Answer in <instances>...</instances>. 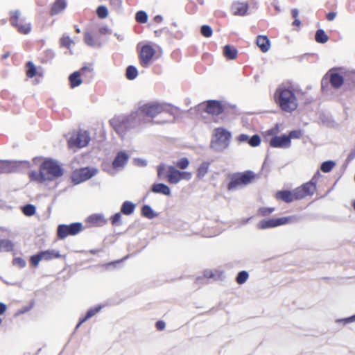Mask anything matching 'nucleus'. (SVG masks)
<instances>
[{"mask_svg": "<svg viewBox=\"0 0 355 355\" xmlns=\"http://www.w3.org/2000/svg\"><path fill=\"white\" fill-rule=\"evenodd\" d=\"M274 98L278 106L286 112H292L297 107V99L292 87L280 85L275 92Z\"/></svg>", "mask_w": 355, "mask_h": 355, "instance_id": "nucleus-1", "label": "nucleus"}, {"mask_svg": "<svg viewBox=\"0 0 355 355\" xmlns=\"http://www.w3.org/2000/svg\"><path fill=\"white\" fill-rule=\"evenodd\" d=\"M255 178L256 174L251 170L229 173L227 175L229 182L227 184V189L229 191H232L243 189L252 183Z\"/></svg>", "mask_w": 355, "mask_h": 355, "instance_id": "nucleus-2", "label": "nucleus"}, {"mask_svg": "<svg viewBox=\"0 0 355 355\" xmlns=\"http://www.w3.org/2000/svg\"><path fill=\"white\" fill-rule=\"evenodd\" d=\"M110 123L117 134L122 135L139 125L141 119H138V113L133 112L128 116L114 117L110 121Z\"/></svg>", "mask_w": 355, "mask_h": 355, "instance_id": "nucleus-3", "label": "nucleus"}, {"mask_svg": "<svg viewBox=\"0 0 355 355\" xmlns=\"http://www.w3.org/2000/svg\"><path fill=\"white\" fill-rule=\"evenodd\" d=\"M232 132L223 127L214 129L209 148L216 153H222L230 146Z\"/></svg>", "mask_w": 355, "mask_h": 355, "instance_id": "nucleus-4", "label": "nucleus"}, {"mask_svg": "<svg viewBox=\"0 0 355 355\" xmlns=\"http://www.w3.org/2000/svg\"><path fill=\"white\" fill-rule=\"evenodd\" d=\"M40 166L46 181H54L64 174V168L56 159L51 157L44 158Z\"/></svg>", "mask_w": 355, "mask_h": 355, "instance_id": "nucleus-5", "label": "nucleus"}, {"mask_svg": "<svg viewBox=\"0 0 355 355\" xmlns=\"http://www.w3.org/2000/svg\"><path fill=\"white\" fill-rule=\"evenodd\" d=\"M168 106H169V105L159 103H148L140 106L135 113H138V119H140L141 120V117L144 116L153 119L161 112L166 111V107ZM173 110H180V109L178 107L172 106L169 110H167L168 112L175 117Z\"/></svg>", "mask_w": 355, "mask_h": 355, "instance_id": "nucleus-6", "label": "nucleus"}, {"mask_svg": "<svg viewBox=\"0 0 355 355\" xmlns=\"http://www.w3.org/2000/svg\"><path fill=\"white\" fill-rule=\"evenodd\" d=\"M31 167L28 160L0 159V174L26 173Z\"/></svg>", "mask_w": 355, "mask_h": 355, "instance_id": "nucleus-7", "label": "nucleus"}, {"mask_svg": "<svg viewBox=\"0 0 355 355\" xmlns=\"http://www.w3.org/2000/svg\"><path fill=\"white\" fill-rule=\"evenodd\" d=\"M264 140L269 144L271 148L286 149L291 147V141H289L287 134L276 135L275 128L266 131Z\"/></svg>", "mask_w": 355, "mask_h": 355, "instance_id": "nucleus-8", "label": "nucleus"}, {"mask_svg": "<svg viewBox=\"0 0 355 355\" xmlns=\"http://www.w3.org/2000/svg\"><path fill=\"white\" fill-rule=\"evenodd\" d=\"M344 77L335 68L331 69L321 80V89L328 91L329 85L334 89H340L344 84Z\"/></svg>", "mask_w": 355, "mask_h": 355, "instance_id": "nucleus-9", "label": "nucleus"}, {"mask_svg": "<svg viewBox=\"0 0 355 355\" xmlns=\"http://www.w3.org/2000/svg\"><path fill=\"white\" fill-rule=\"evenodd\" d=\"M84 230L81 222H73L70 224H59L56 230V236L59 240H64L68 236L78 235Z\"/></svg>", "mask_w": 355, "mask_h": 355, "instance_id": "nucleus-10", "label": "nucleus"}, {"mask_svg": "<svg viewBox=\"0 0 355 355\" xmlns=\"http://www.w3.org/2000/svg\"><path fill=\"white\" fill-rule=\"evenodd\" d=\"M197 112H204L209 114L218 116L225 111V106L220 101L208 100L195 106Z\"/></svg>", "mask_w": 355, "mask_h": 355, "instance_id": "nucleus-11", "label": "nucleus"}, {"mask_svg": "<svg viewBox=\"0 0 355 355\" xmlns=\"http://www.w3.org/2000/svg\"><path fill=\"white\" fill-rule=\"evenodd\" d=\"M98 171V169L95 167H81L72 172L71 181L75 185L79 184L95 176Z\"/></svg>", "mask_w": 355, "mask_h": 355, "instance_id": "nucleus-12", "label": "nucleus"}, {"mask_svg": "<svg viewBox=\"0 0 355 355\" xmlns=\"http://www.w3.org/2000/svg\"><path fill=\"white\" fill-rule=\"evenodd\" d=\"M90 141V135L88 131L80 130L74 137H71L68 140V145L70 148L79 147L83 148L87 146Z\"/></svg>", "mask_w": 355, "mask_h": 355, "instance_id": "nucleus-13", "label": "nucleus"}, {"mask_svg": "<svg viewBox=\"0 0 355 355\" xmlns=\"http://www.w3.org/2000/svg\"><path fill=\"white\" fill-rule=\"evenodd\" d=\"M155 53V49L150 44H144L139 55L140 64L144 68H148L150 65Z\"/></svg>", "mask_w": 355, "mask_h": 355, "instance_id": "nucleus-14", "label": "nucleus"}, {"mask_svg": "<svg viewBox=\"0 0 355 355\" xmlns=\"http://www.w3.org/2000/svg\"><path fill=\"white\" fill-rule=\"evenodd\" d=\"M130 155L125 150H119L112 162V167L114 171H119L124 168L128 162Z\"/></svg>", "mask_w": 355, "mask_h": 355, "instance_id": "nucleus-15", "label": "nucleus"}, {"mask_svg": "<svg viewBox=\"0 0 355 355\" xmlns=\"http://www.w3.org/2000/svg\"><path fill=\"white\" fill-rule=\"evenodd\" d=\"M20 16V12L18 10L15 11L10 12V24L12 26L17 28L19 33L22 34H28L30 33L31 30V26L30 24L23 25H19L18 23V20Z\"/></svg>", "mask_w": 355, "mask_h": 355, "instance_id": "nucleus-16", "label": "nucleus"}, {"mask_svg": "<svg viewBox=\"0 0 355 355\" xmlns=\"http://www.w3.org/2000/svg\"><path fill=\"white\" fill-rule=\"evenodd\" d=\"M294 197L296 200H302L308 196H312L315 191L307 183H304L301 186L293 189Z\"/></svg>", "mask_w": 355, "mask_h": 355, "instance_id": "nucleus-17", "label": "nucleus"}, {"mask_svg": "<svg viewBox=\"0 0 355 355\" xmlns=\"http://www.w3.org/2000/svg\"><path fill=\"white\" fill-rule=\"evenodd\" d=\"M249 4L248 2L234 1L231 6V11L234 15L245 16L248 14Z\"/></svg>", "mask_w": 355, "mask_h": 355, "instance_id": "nucleus-18", "label": "nucleus"}, {"mask_svg": "<svg viewBox=\"0 0 355 355\" xmlns=\"http://www.w3.org/2000/svg\"><path fill=\"white\" fill-rule=\"evenodd\" d=\"M150 192L162 194L166 196H170L171 195V190L170 187L163 182L153 183L150 187Z\"/></svg>", "mask_w": 355, "mask_h": 355, "instance_id": "nucleus-19", "label": "nucleus"}, {"mask_svg": "<svg viewBox=\"0 0 355 355\" xmlns=\"http://www.w3.org/2000/svg\"><path fill=\"white\" fill-rule=\"evenodd\" d=\"M67 7V0H55L49 10L51 17L62 12Z\"/></svg>", "mask_w": 355, "mask_h": 355, "instance_id": "nucleus-20", "label": "nucleus"}, {"mask_svg": "<svg viewBox=\"0 0 355 355\" xmlns=\"http://www.w3.org/2000/svg\"><path fill=\"white\" fill-rule=\"evenodd\" d=\"M256 44L263 53L268 52L271 46L270 40L267 35H259L257 37Z\"/></svg>", "mask_w": 355, "mask_h": 355, "instance_id": "nucleus-21", "label": "nucleus"}, {"mask_svg": "<svg viewBox=\"0 0 355 355\" xmlns=\"http://www.w3.org/2000/svg\"><path fill=\"white\" fill-rule=\"evenodd\" d=\"M180 170L177 169L175 166L170 165L168 166L166 171L167 181L171 184H178L180 181Z\"/></svg>", "mask_w": 355, "mask_h": 355, "instance_id": "nucleus-22", "label": "nucleus"}, {"mask_svg": "<svg viewBox=\"0 0 355 355\" xmlns=\"http://www.w3.org/2000/svg\"><path fill=\"white\" fill-rule=\"evenodd\" d=\"M86 222L96 227H102L106 224L107 220L103 214H93L87 218Z\"/></svg>", "mask_w": 355, "mask_h": 355, "instance_id": "nucleus-23", "label": "nucleus"}, {"mask_svg": "<svg viewBox=\"0 0 355 355\" xmlns=\"http://www.w3.org/2000/svg\"><path fill=\"white\" fill-rule=\"evenodd\" d=\"M276 198L286 203H291L295 200L293 190L282 189L278 191L276 193Z\"/></svg>", "mask_w": 355, "mask_h": 355, "instance_id": "nucleus-24", "label": "nucleus"}, {"mask_svg": "<svg viewBox=\"0 0 355 355\" xmlns=\"http://www.w3.org/2000/svg\"><path fill=\"white\" fill-rule=\"evenodd\" d=\"M84 42L88 46L94 49H101L103 46V43L100 41L99 38H94L89 32L85 33Z\"/></svg>", "mask_w": 355, "mask_h": 355, "instance_id": "nucleus-25", "label": "nucleus"}, {"mask_svg": "<svg viewBox=\"0 0 355 355\" xmlns=\"http://www.w3.org/2000/svg\"><path fill=\"white\" fill-rule=\"evenodd\" d=\"M40 252L42 257V259L45 261H50L53 259H60L63 257V256L60 253L58 250L54 249L40 250ZM64 257H65V255L64 256Z\"/></svg>", "mask_w": 355, "mask_h": 355, "instance_id": "nucleus-26", "label": "nucleus"}, {"mask_svg": "<svg viewBox=\"0 0 355 355\" xmlns=\"http://www.w3.org/2000/svg\"><path fill=\"white\" fill-rule=\"evenodd\" d=\"M69 86L71 89L80 86L83 83L81 73L80 71H75L71 73L68 77Z\"/></svg>", "mask_w": 355, "mask_h": 355, "instance_id": "nucleus-27", "label": "nucleus"}, {"mask_svg": "<svg viewBox=\"0 0 355 355\" xmlns=\"http://www.w3.org/2000/svg\"><path fill=\"white\" fill-rule=\"evenodd\" d=\"M28 175L31 182H36L38 183H44L46 182V178L43 174L42 169H40V166H39V172L33 170L29 171L28 172Z\"/></svg>", "mask_w": 355, "mask_h": 355, "instance_id": "nucleus-28", "label": "nucleus"}, {"mask_svg": "<svg viewBox=\"0 0 355 355\" xmlns=\"http://www.w3.org/2000/svg\"><path fill=\"white\" fill-rule=\"evenodd\" d=\"M238 54L237 49L231 44H226L223 47V55L227 60H234L236 58Z\"/></svg>", "mask_w": 355, "mask_h": 355, "instance_id": "nucleus-29", "label": "nucleus"}, {"mask_svg": "<svg viewBox=\"0 0 355 355\" xmlns=\"http://www.w3.org/2000/svg\"><path fill=\"white\" fill-rule=\"evenodd\" d=\"M141 215L144 218L151 220L157 217L159 214L155 212L150 205H143L141 207Z\"/></svg>", "mask_w": 355, "mask_h": 355, "instance_id": "nucleus-30", "label": "nucleus"}, {"mask_svg": "<svg viewBox=\"0 0 355 355\" xmlns=\"http://www.w3.org/2000/svg\"><path fill=\"white\" fill-rule=\"evenodd\" d=\"M135 208L136 204L131 201L125 200L121 206L120 212L124 215L130 216L134 213Z\"/></svg>", "mask_w": 355, "mask_h": 355, "instance_id": "nucleus-31", "label": "nucleus"}, {"mask_svg": "<svg viewBox=\"0 0 355 355\" xmlns=\"http://www.w3.org/2000/svg\"><path fill=\"white\" fill-rule=\"evenodd\" d=\"M275 227L274 217L263 218L257 224V228L259 230H267Z\"/></svg>", "mask_w": 355, "mask_h": 355, "instance_id": "nucleus-32", "label": "nucleus"}, {"mask_svg": "<svg viewBox=\"0 0 355 355\" xmlns=\"http://www.w3.org/2000/svg\"><path fill=\"white\" fill-rule=\"evenodd\" d=\"M26 75L29 78H32L36 76H42L32 61H28L26 63Z\"/></svg>", "mask_w": 355, "mask_h": 355, "instance_id": "nucleus-33", "label": "nucleus"}, {"mask_svg": "<svg viewBox=\"0 0 355 355\" xmlns=\"http://www.w3.org/2000/svg\"><path fill=\"white\" fill-rule=\"evenodd\" d=\"M210 166V162L207 161L202 162L197 168L196 178L202 180L208 173Z\"/></svg>", "mask_w": 355, "mask_h": 355, "instance_id": "nucleus-34", "label": "nucleus"}, {"mask_svg": "<svg viewBox=\"0 0 355 355\" xmlns=\"http://www.w3.org/2000/svg\"><path fill=\"white\" fill-rule=\"evenodd\" d=\"M14 249L13 242L8 239H0V252H12Z\"/></svg>", "mask_w": 355, "mask_h": 355, "instance_id": "nucleus-35", "label": "nucleus"}, {"mask_svg": "<svg viewBox=\"0 0 355 355\" xmlns=\"http://www.w3.org/2000/svg\"><path fill=\"white\" fill-rule=\"evenodd\" d=\"M315 40L319 44H325L329 40V36L322 28H319L315 33Z\"/></svg>", "mask_w": 355, "mask_h": 355, "instance_id": "nucleus-36", "label": "nucleus"}, {"mask_svg": "<svg viewBox=\"0 0 355 355\" xmlns=\"http://www.w3.org/2000/svg\"><path fill=\"white\" fill-rule=\"evenodd\" d=\"M138 76V70L134 65H128L125 69V78L129 80H135Z\"/></svg>", "mask_w": 355, "mask_h": 355, "instance_id": "nucleus-37", "label": "nucleus"}, {"mask_svg": "<svg viewBox=\"0 0 355 355\" xmlns=\"http://www.w3.org/2000/svg\"><path fill=\"white\" fill-rule=\"evenodd\" d=\"M21 211L26 216H33L36 213V207L28 203L21 207Z\"/></svg>", "mask_w": 355, "mask_h": 355, "instance_id": "nucleus-38", "label": "nucleus"}, {"mask_svg": "<svg viewBox=\"0 0 355 355\" xmlns=\"http://www.w3.org/2000/svg\"><path fill=\"white\" fill-rule=\"evenodd\" d=\"M336 163L334 160H327L322 162L320 165V170L325 173H329L334 168Z\"/></svg>", "mask_w": 355, "mask_h": 355, "instance_id": "nucleus-39", "label": "nucleus"}, {"mask_svg": "<svg viewBox=\"0 0 355 355\" xmlns=\"http://www.w3.org/2000/svg\"><path fill=\"white\" fill-rule=\"evenodd\" d=\"M248 277H249L248 272L246 270H241L237 273L235 280L238 284L242 285L247 282Z\"/></svg>", "mask_w": 355, "mask_h": 355, "instance_id": "nucleus-40", "label": "nucleus"}, {"mask_svg": "<svg viewBox=\"0 0 355 355\" xmlns=\"http://www.w3.org/2000/svg\"><path fill=\"white\" fill-rule=\"evenodd\" d=\"M43 260L40 252L38 251L36 254L31 255L29 257V263L31 267H38L40 262Z\"/></svg>", "mask_w": 355, "mask_h": 355, "instance_id": "nucleus-41", "label": "nucleus"}, {"mask_svg": "<svg viewBox=\"0 0 355 355\" xmlns=\"http://www.w3.org/2000/svg\"><path fill=\"white\" fill-rule=\"evenodd\" d=\"M148 16L146 11L139 10L135 14V20L139 24H145L148 21Z\"/></svg>", "mask_w": 355, "mask_h": 355, "instance_id": "nucleus-42", "label": "nucleus"}, {"mask_svg": "<svg viewBox=\"0 0 355 355\" xmlns=\"http://www.w3.org/2000/svg\"><path fill=\"white\" fill-rule=\"evenodd\" d=\"M304 216L301 214H295L286 216L288 224H297L303 221Z\"/></svg>", "mask_w": 355, "mask_h": 355, "instance_id": "nucleus-43", "label": "nucleus"}, {"mask_svg": "<svg viewBox=\"0 0 355 355\" xmlns=\"http://www.w3.org/2000/svg\"><path fill=\"white\" fill-rule=\"evenodd\" d=\"M200 34L205 37H210L213 35L212 28L209 25L204 24L200 26Z\"/></svg>", "mask_w": 355, "mask_h": 355, "instance_id": "nucleus-44", "label": "nucleus"}, {"mask_svg": "<svg viewBox=\"0 0 355 355\" xmlns=\"http://www.w3.org/2000/svg\"><path fill=\"white\" fill-rule=\"evenodd\" d=\"M109 14L108 9L105 6L101 5L96 8V15L100 19H105Z\"/></svg>", "mask_w": 355, "mask_h": 355, "instance_id": "nucleus-45", "label": "nucleus"}, {"mask_svg": "<svg viewBox=\"0 0 355 355\" xmlns=\"http://www.w3.org/2000/svg\"><path fill=\"white\" fill-rule=\"evenodd\" d=\"M261 138L258 134L250 137L248 144L252 147H257L261 144Z\"/></svg>", "mask_w": 355, "mask_h": 355, "instance_id": "nucleus-46", "label": "nucleus"}, {"mask_svg": "<svg viewBox=\"0 0 355 355\" xmlns=\"http://www.w3.org/2000/svg\"><path fill=\"white\" fill-rule=\"evenodd\" d=\"M110 223L113 226H120L122 225V220H121V212H116L114 214H113L110 218Z\"/></svg>", "mask_w": 355, "mask_h": 355, "instance_id": "nucleus-47", "label": "nucleus"}, {"mask_svg": "<svg viewBox=\"0 0 355 355\" xmlns=\"http://www.w3.org/2000/svg\"><path fill=\"white\" fill-rule=\"evenodd\" d=\"M189 159L187 157H184L179 159L176 162L175 165L178 168L184 170L189 166Z\"/></svg>", "mask_w": 355, "mask_h": 355, "instance_id": "nucleus-48", "label": "nucleus"}, {"mask_svg": "<svg viewBox=\"0 0 355 355\" xmlns=\"http://www.w3.org/2000/svg\"><path fill=\"white\" fill-rule=\"evenodd\" d=\"M12 264L20 269H22L26 266V261L22 257H15L12 261Z\"/></svg>", "mask_w": 355, "mask_h": 355, "instance_id": "nucleus-49", "label": "nucleus"}, {"mask_svg": "<svg viewBox=\"0 0 355 355\" xmlns=\"http://www.w3.org/2000/svg\"><path fill=\"white\" fill-rule=\"evenodd\" d=\"M71 44H74V42L69 36L63 35L60 40V44L62 47L69 49Z\"/></svg>", "mask_w": 355, "mask_h": 355, "instance_id": "nucleus-50", "label": "nucleus"}, {"mask_svg": "<svg viewBox=\"0 0 355 355\" xmlns=\"http://www.w3.org/2000/svg\"><path fill=\"white\" fill-rule=\"evenodd\" d=\"M44 56L42 58L43 63L51 62L55 57V52L51 49H47L44 52Z\"/></svg>", "mask_w": 355, "mask_h": 355, "instance_id": "nucleus-51", "label": "nucleus"}, {"mask_svg": "<svg viewBox=\"0 0 355 355\" xmlns=\"http://www.w3.org/2000/svg\"><path fill=\"white\" fill-rule=\"evenodd\" d=\"M302 135L303 131L301 129H296L291 130L288 134H287V137L289 141H291L292 139H300Z\"/></svg>", "mask_w": 355, "mask_h": 355, "instance_id": "nucleus-52", "label": "nucleus"}, {"mask_svg": "<svg viewBox=\"0 0 355 355\" xmlns=\"http://www.w3.org/2000/svg\"><path fill=\"white\" fill-rule=\"evenodd\" d=\"M320 173L319 171H317L316 173L313 175V176L312 177V178L307 182V183L315 190L316 191L317 189V182H318V180L319 179V178L320 177Z\"/></svg>", "mask_w": 355, "mask_h": 355, "instance_id": "nucleus-53", "label": "nucleus"}, {"mask_svg": "<svg viewBox=\"0 0 355 355\" xmlns=\"http://www.w3.org/2000/svg\"><path fill=\"white\" fill-rule=\"evenodd\" d=\"M34 304H35L34 300H31L28 305L23 306L21 309H19L17 311L16 315L24 314V313L28 312L31 309H32V308L34 306Z\"/></svg>", "mask_w": 355, "mask_h": 355, "instance_id": "nucleus-54", "label": "nucleus"}, {"mask_svg": "<svg viewBox=\"0 0 355 355\" xmlns=\"http://www.w3.org/2000/svg\"><path fill=\"white\" fill-rule=\"evenodd\" d=\"M203 275L207 281L209 279H213L214 280H217L220 277V275H217L215 272H214L212 270H205L203 272Z\"/></svg>", "mask_w": 355, "mask_h": 355, "instance_id": "nucleus-55", "label": "nucleus"}, {"mask_svg": "<svg viewBox=\"0 0 355 355\" xmlns=\"http://www.w3.org/2000/svg\"><path fill=\"white\" fill-rule=\"evenodd\" d=\"M103 306L101 304H97L94 306L90 307L87 311V313L89 315L91 318L95 315L97 313H98L102 309Z\"/></svg>", "mask_w": 355, "mask_h": 355, "instance_id": "nucleus-56", "label": "nucleus"}, {"mask_svg": "<svg viewBox=\"0 0 355 355\" xmlns=\"http://www.w3.org/2000/svg\"><path fill=\"white\" fill-rule=\"evenodd\" d=\"M275 211L274 207H261L259 209L258 212L263 216H267L271 214Z\"/></svg>", "mask_w": 355, "mask_h": 355, "instance_id": "nucleus-57", "label": "nucleus"}, {"mask_svg": "<svg viewBox=\"0 0 355 355\" xmlns=\"http://www.w3.org/2000/svg\"><path fill=\"white\" fill-rule=\"evenodd\" d=\"M275 227L287 225L286 216L274 218Z\"/></svg>", "mask_w": 355, "mask_h": 355, "instance_id": "nucleus-58", "label": "nucleus"}, {"mask_svg": "<svg viewBox=\"0 0 355 355\" xmlns=\"http://www.w3.org/2000/svg\"><path fill=\"white\" fill-rule=\"evenodd\" d=\"M166 171V166L164 163H161L157 166V178L162 179Z\"/></svg>", "mask_w": 355, "mask_h": 355, "instance_id": "nucleus-59", "label": "nucleus"}, {"mask_svg": "<svg viewBox=\"0 0 355 355\" xmlns=\"http://www.w3.org/2000/svg\"><path fill=\"white\" fill-rule=\"evenodd\" d=\"M133 164L139 167H145L148 163L146 159L137 157L134 159Z\"/></svg>", "mask_w": 355, "mask_h": 355, "instance_id": "nucleus-60", "label": "nucleus"}, {"mask_svg": "<svg viewBox=\"0 0 355 355\" xmlns=\"http://www.w3.org/2000/svg\"><path fill=\"white\" fill-rule=\"evenodd\" d=\"M79 71H80L81 74L88 72L89 73H90V78L93 77L94 69L92 66L85 65L83 67H81Z\"/></svg>", "mask_w": 355, "mask_h": 355, "instance_id": "nucleus-61", "label": "nucleus"}, {"mask_svg": "<svg viewBox=\"0 0 355 355\" xmlns=\"http://www.w3.org/2000/svg\"><path fill=\"white\" fill-rule=\"evenodd\" d=\"M179 178L181 180H190L192 178V174L189 171H180Z\"/></svg>", "mask_w": 355, "mask_h": 355, "instance_id": "nucleus-62", "label": "nucleus"}, {"mask_svg": "<svg viewBox=\"0 0 355 355\" xmlns=\"http://www.w3.org/2000/svg\"><path fill=\"white\" fill-rule=\"evenodd\" d=\"M128 257H125L124 258L121 259L115 260L114 261L110 262L107 266H113L114 268H118L120 267L121 265H122L124 260L127 259Z\"/></svg>", "mask_w": 355, "mask_h": 355, "instance_id": "nucleus-63", "label": "nucleus"}, {"mask_svg": "<svg viewBox=\"0 0 355 355\" xmlns=\"http://www.w3.org/2000/svg\"><path fill=\"white\" fill-rule=\"evenodd\" d=\"M250 139V136L247 134H240L237 137L236 139L239 143H243V142H248V140Z\"/></svg>", "mask_w": 355, "mask_h": 355, "instance_id": "nucleus-64", "label": "nucleus"}]
</instances>
